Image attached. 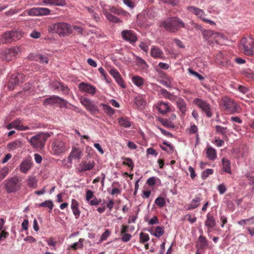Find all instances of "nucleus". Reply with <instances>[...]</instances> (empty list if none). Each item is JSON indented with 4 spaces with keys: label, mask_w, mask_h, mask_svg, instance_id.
Returning <instances> with one entry per match:
<instances>
[{
    "label": "nucleus",
    "mask_w": 254,
    "mask_h": 254,
    "mask_svg": "<svg viewBox=\"0 0 254 254\" xmlns=\"http://www.w3.org/2000/svg\"><path fill=\"white\" fill-rule=\"evenodd\" d=\"M3 184L7 192L14 193L21 189L22 181L20 177L14 176L5 180Z\"/></svg>",
    "instance_id": "1"
},
{
    "label": "nucleus",
    "mask_w": 254,
    "mask_h": 254,
    "mask_svg": "<svg viewBox=\"0 0 254 254\" xmlns=\"http://www.w3.org/2000/svg\"><path fill=\"white\" fill-rule=\"evenodd\" d=\"M156 16V13L153 9H148L137 16V23L138 26L146 27L152 24V21Z\"/></svg>",
    "instance_id": "2"
},
{
    "label": "nucleus",
    "mask_w": 254,
    "mask_h": 254,
    "mask_svg": "<svg viewBox=\"0 0 254 254\" xmlns=\"http://www.w3.org/2000/svg\"><path fill=\"white\" fill-rule=\"evenodd\" d=\"M48 31L52 33H57L60 36H64L70 34L72 32V29L68 24L59 22L50 25L48 27Z\"/></svg>",
    "instance_id": "3"
},
{
    "label": "nucleus",
    "mask_w": 254,
    "mask_h": 254,
    "mask_svg": "<svg viewBox=\"0 0 254 254\" xmlns=\"http://www.w3.org/2000/svg\"><path fill=\"white\" fill-rule=\"evenodd\" d=\"M162 26L167 30L171 32L177 31L180 28H186L183 21L177 17L168 18L164 21Z\"/></svg>",
    "instance_id": "4"
},
{
    "label": "nucleus",
    "mask_w": 254,
    "mask_h": 254,
    "mask_svg": "<svg viewBox=\"0 0 254 254\" xmlns=\"http://www.w3.org/2000/svg\"><path fill=\"white\" fill-rule=\"evenodd\" d=\"M220 106L222 109L231 114L238 113L241 111L240 106L233 99L227 96L222 98Z\"/></svg>",
    "instance_id": "5"
},
{
    "label": "nucleus",
    "mask_w": 254,
    "mask_h": 254,
    "mask_svg": "<svg viewBox=\"0 0 254 254\" xmlns=\"http://www.w3.org/2000/svg\"><path fill=\"white\" fill-rule=\"evenodd\" d=\"M50 136V135L48 133H40L32 136L29 142L34 148L42 149L44 147L45 142Z\"/></svg>",
    "instance_id": "6"
},
{
    "label": "nucleus",
    "mask_w": 254,
    "mask_h": 254,
    "mask_svg": "<svg viewBox=\"0 0 254 254\" xmlns=\"http://www.w3.org/2000/svg\"><path fill=\"white\" fill-rule=\"evenodd\" d=\"M241 45L243 47L244 53L248 56L254 55V39L243 38L241 40Z\"/></svg>",
    "instance_id": "7"
},
{
    "label": "nucleus",
    "mask_w": 254,
    "mask_h": 254,
    "mask_svg": "<svg viewBox=\"0 0 254 254\" xmlns=\"http://www.w3.org/2000/svg\"><path fill=\"white\" fill-rule=\"evenodd\" d=\"M22 36L21 31H9L2 35L1 41L3 43H11L20 39Z\"/></svg>",
    "instance_id": "8"
},
{
    "label": "nucleus",
    "mask_w": 254,
    "mask_h": 254,
    "mask_svg": "<svg viewBox=\"0 0 254 254\" xmlns=\"http://www.w3.org/2000/svg\"><path fill=\"white\" fill-rule=\"evenodd\" d=\"M193 103L200 109L203 113H205L207 117L210 118L212 117V109L209 103L200 98H195Z\"/></svg>",
    "instance_id": "9"
},
{
    "label": "nucleus",
    "mask_w": 254,
    "mask_h": 254,
    "mask_svg": "<svg viewBox=\"0 0 254 254\" xmlns=\"http://www.w3.org/2000/svg\"><path fill=\"white\" fill-rule=\"evenodd\" d=\"M67 148L65 143L60 139H56L51 144V152L55 155H60L64 153Z\"/></svg>",
    "instance_id": "10"
},
{
    "label": "nucleus",
    "mask_w": 254,
    "mask_h": 254,
    "mask_svg": "<svg viewBox=\"0 0 254 254\" xmlns=\"http://www.w3.org/2000/svg\"><path fill=\"white\" fill-rule=\"evenodd\" d=\"M81 104L85 107L86 109L92 115H95L99 113L98 107L89 99L81 97L79 99Z\"/></svg>",
    "instance_id": "11"
},
{
    "label": "nucleus",
    "mask_w": 254,
    "mask_h": 254,
    "mask_svg": "<svg viewBox=\"0 0 254 254\" xmlns=\"http://www.w3.org/2000/svg\"><path fill=\"white\" fill-rule=\"evenodd\" d=\"M20 52L19 47H14L6 49L4 51L3 55L1 56L2 60L6 61H10L16 58Z\"/></svg>",
    "instance_id": "12"
},
{
    "label": "nucleus",
    "mask_w": 254,
    "mask_h": 254,
    "mask_svg": "<svg viewBox=\"0 0 254 254\" xmlns=\"http://www.w3.org/2000/svg\"><path fill=\"white\" fill-rule=\"evenodd\" d=\"M24 79L23 74L19 73H13L7 84V87L9 90H13L15 85H19Z\"/></svg>",
    "instance_id": "13"
},
{
    "label": "nucleus",
    "mask_w": 254,
    "mask_h": 254,
    "mask_svg": "<svg viewBox=\"0 0 254 254\" xmlns=\"http://www.w3.org/2000/svg\"><path fill=\"white\" fill-rule=\"evenodd\" d=\"M95 163L93 161H82L77 168V172L78 173L90 171L93 168Z\"/></svg>",
    "instance_id": "14"
},
{
    "label": "nucleus",
    "mask_w": 254,
    "mask_h": 254,
    "mask_svg": "<svg viewBox=\"0 0 254 254\" xmlns=\"http://www.w3.org/2000/svg\"><path fill=\"white\" fill-rule=\"evenodd\" d=\"M59 104L63 106H66L67 102L64 99L58 96H51L49 98H46L44 101V105H47L49 104Z\"/></svg>",
    "instance_id": "15"
},
{
    "label": "nucleus",
    "mask_w": 254,
    "mask_h": 254,
    "mask_svg": "<svg viewBox=\"0 0 254 254\" xmlns=\"http://www.w3.org/2000/svg\"><path fill=\"white\" fill-rule=\"evenodd\" d=\"M6 128L7 129H10L14 128L18 130H26L30 129L29 127L24 126L21 121L19 119H16L13 122L9 123L6 125Z\"/></svg>",
    "instance_id": "16"
},
{
    "label": "nucleus",
    "mask_w": 254,
    "mask_h": 254,
    "mask_svg": "<svg viewBox=\"0 0 254 254\" xmlns=\"http://www.w3.org/2000/svg\"><path fill=\"white\" fill-rule=\"evenodd\" d=\"M78 88L81 91L87 93L92 96L95 94L97 90L95 86L83 82L79 84Z\"/></svg>",
    "instance_id": "17"
},
{
    "label": "nucleus",
    "mask_w": 254,
    "mask_h": 254,
    "mask_svg": "<svg viewBox=\"0 0 254 254\" xmlns=\"http://www.w3.org/2000/svg\"><path fill=\"white\" fill-rule=\"evenodd\" d=\"M121 34L123 39L130 43H135L137 40L135 33L131 30H125Z\"/></svg>",
    "instance_id": "18"
},
{
    "label": "nucleus",
    "mask_w": 254,
    "mask_h": 254,
    "mask_svg": "<svg viewBox=\"0 0 254 254\" xmlns=\"http://www.w3.org/2000/svg\"><path fill=\"white\" fill-rule=\"evenodd\" d=\"M83 155L82 150L79 148L73 147L72 150L68 157V161L69 163H71L72 160H79Z\"/></svg>",
    "instance_id": "19"
},
{
    "label": "nucleus",
    "mask_w": 254,
    "mask_h": 254,
    "mask_svg": "<svg viewBox=\"0 0 254 254\" xmlns=\"http://www.w3.org/2000/svg\"><path fill=\"white\" fill-rule=\"evenodd\" d=\"M51 88L54 90H59L63 93L67 94L69 92V89L64 83L55 80L51 83Z\"/></svg>",
    "instance_id": "20"
},
{
    "label": "nucleus",
    "mask_w": 254,
    "mask_h": 254,
    "mask_svg": "<svg viewBox=\"0 0 254 254\" xmlns=\"http://www.w3.org/2000/svg\"><path fill=\"white\" fill-rule=\"evenodd\" d=\"M150 56L153 58L160 59L164 60L165 59L163 52L158 47L153 46L150 50Z\"/></svg>",
    "instance_id": "21"
},
{
    "label": "nucleus",
    "mask_w": 254,
    "mask_h": 254,
    "mask_svg": "<svg viewBox=\"0 0 254 254\" xmlns=\"http://www.w3.org/2000/svg\"><path fill=\"white\" fill-rule=\"evenodd\" d=\"M205 226L207 227L208 232H211V229L214 227L216 225L215 218L212 214L208 213L206 215V219L204 222Z\"/></svg>",
    "instance_id": "22"
},
{
    "label": "nucleus",
    "mask_w": 254,
    "mask_h": 254,
    "mask_svg": "<svg viewBox=\"0 0 254 254\" xmlns=\"http://www.w3.org/2000/svg\"><path fill=\"white\" fill-rule=\"evenodd\" d=\"M32 162L29 159L22 161L19 165V170L23 173H27L32 167Z\"/></svg>",
    "instance_id": "23"
},
{
    "label": "nucleus",
    "mask_w": 254,
    "mask_h": 254,
    "mask_svg": "<svg viewBox=\"0 0 254 254\" xmlns=\"http://www.w3.org/2000/svg\"><path fill=\"white\" fill-rule=\"evenodd\" d=\"M176 102L178 108L183 115H185L187 111V104L185 100L177 96V99L175 100Z\"/></svg>",
    "instance_id": "24"
},
{
    "label": "nucleus",
    "mask_w": 254,
    "mask_h": 254,
    "mask_svg": "<svg viewBox=\"0 0 254 254\" xmlns=\"http://www.w3.org/2000/svg\"><path fill=\"white\" fill-rule=\"evenodd\" d=\"M208 246V241L206 238L202 235L198 237L196 244L197 251L200 252V250H203Z\"/></svg>",
    "instance_id": "25"
},
{
    "label": "nucleus",
    "mask_w": 254,
    "mask_h": 254,
    "mask_svg": "<svg viewBox=\"0 0 254 254\" xmlns=\"http://www.w3.org/2000/svg\"><path fill=\"white\" fill-rule=\"evenodd\" d=\"M187 9L189 11L194 13L195 15H196L202 20H203L204 18L205 13L204 11L197 7L193 6H188Z\"/></svg>",
    "instance_id": "26"
},
{
    "label": "nucleus",
    "mask_w": 254,
    "mask_h": 254,
    "mask_svg": "<svg viewBox=\"0 0 254 254\" xmlns=\"http://www.w3.org/2000/svg\"><path fill=\"white\" fill-rule=\"evenodd\" d=\"M71 208L75 217L78 218L80 214V211L79 209V203L75 199H72L71 200Z\"/></svg>",
    "instance_id": "27"
},
{
    "label": "nucleus",
    "mask_w": 254,
    "mask_h": 254,
    "mask_svg": "<svg viewBox=\"0 0 254 254\" xmlns=\"http://www.w3.org/2000/svg\"><path fill=\"white\" fill-rule=\"evenodd\" d=\"M22 142L19 139L15 140L7 144V149L9 151H13L21 147Z\"/></svg>",
    "instance_id": "28"
},
{
    "label": "nucleus",
    "mask_w": 254,
    "mask_h": 254,
    "mask_svg": "<svg viewBox=\"0 0 254 254\" xmlns=\"http://www.w3.org/2000/svg\"><path fill=\"white\" fill-rule=\"evenodd\" d=\"M157 108L160 113L165 114L170 111V108L168 103L160 102L157 105Z\"/></svg>",
    "instance_id": "29"
},
{
    "label": "nucleus",
    "mask_w": 254,
    "mask_h": 254,
    "mask_svg": "<svg viewBox=\"0 0 254 254\" xmlns=\"http://www.w3.org/2000/svg\"><path fill=\"white\" fill-rule=\"evenodd\" d=\"M159 92L163 97L170 100L172 102L175 101L176 99H177L176 95L171 94L165 89L161 88Z\"/></svg>",
    "instance_id": "30"
},
{
    "label": "nucleus",
    "mask_w": 254,
    "mask_h": 254,
    "mask_svg": "<svg viewBox=\"0 0 254 254\" xmlns=\"http://www.w3.org/2000/svg\"><path fill=\"white\" fill-rule=\"evenodd\" d=\"M11 170L12 168L8 165L0 168V182L8 175Z\"/></svg>",
    "instance_id": "31"
},
{
    "label": "nucleus",
    "mask_w": 254,
    "mask_h": 254,
    "mask_svg": "<svg viewBox=\"0 0 254 254\" xmlns=\"http://www.w3.org/2000/svg\"><path fill=\"white\" fill-rule=\"evenodd\" d=\"M103 13L105 15L106 18L111 22L116 23H120L121 22V20L119 18L113 15L107 10H104L103 11Z\"/></svg>",
    "instance_id": "32"
},
{
    "label": "nucleus",
    "mask_w": 254,
    "mask_h": 254,
    "mask_svg": "<svg viewBox=\"0 0 254 254\" xmlns=\"http://www.w3.org/2000/svg\"><path fill=\"white\" fill-rule=\"evenodd\" d=\"M206 154L207 158L211 160H214L217 157L216 150L211 146L207 147Z\"/></svg>",
    "instance_id": "33"
},
{
    "label": "nucleus",
    "mask_w": 254,
    "mask_h": 254,
    "mask_svg": "<svg viewBox=\"0 0 254 254\" xmlns=\"http://www.w3.org/2000/svg\"><path fill=\"white\" fill-rule=\"evenodd\" d=\"M200 201V197L198 196H196L195 198L192 200L190 203L189 204L187 209L191 210L198 207V206L199 205Z\"/></svg>",
    "instance_id": "34"
},
{
    "label": "nucleus",
    "mask_w": 254,
    "mask_h": 254,
    "mask_svg": "<svg viewBox=\"0 0 254 254\" xmlns=\"http://www.w3.org/2000/svg\"><path fill=\"white\" fill-rule=\"evenodd\" d=\"M132 82L137 87H141L144 83V79L138 75L133 76L131 78Z\"/></svg>",
    "instance_id": "35"
},
{
    "label": "nucleus",
    "mask_w": 254,
    "mask_h": 254,
    "mask_svg": "<svg viewBox=\"0 0 254 254\" xmlns=\"http://www.w3.org/2000/svg\"><path fill=\"white\" fill-rule=\"evenodd\" d=\"M43 3L46 4L63 6L65 4L64 0H43Z\"/></svg>",
    "instance_id": "36"
},
{
    "label": "nucleus",
    "mask_w": 254,
    "mask_h": 254,
    "mask_svg": "<svg viewBox=\"0 0 254 254\" xmlns=\"http://www.w3.org/2000/svg\"><path fill=\"white\" fill-rule=\"evenodd\" d=\"M222 163L223 171L229 174H231V164L230 161L228 159L224 158L222 159Z\"/></svg>",
    "instance_id": "37"
},
{
    "label": "nucleus",
    "mask_w": 254,
    "mask_h": 254,
    "mask_svg": "<svg viewBox=\"0 0 254 254\" xmlns=\"http://www.w3.org/2000/svg\"><path fill=\"white\" fill-rule=\"evenodd\" d=\"M101 106L103 107V109L105 113L109 116H112L115 113L114 109H113L110 106L102 103Z\"/></svg>",
    "instance_id": "38"
},
{
    "label": "nucleus",
    "mask_w": 254,
    "mask_h": 254,
    "mask_svg": "<svg viewBox=\"0 0 254 254\" xmlns=\"http://www.w3.org/2000/svg\"><path fill=\"white\" fill-rule=\"evenodd\" d=\"M27 184L28 187L35 189L37 185V180L35 177H29L27 179Z\"/></svg>",
    "instance_id": "39"
},
{
    "label": "nucleus",
    "mask_w": 254,
    "mask_h": 254,
    "mask_svg": "<svg viewBox=\"0 0 254 254\" xmlns=\"http://www.w3.org/2000/svg\"><path fill=\"white\" fill-rule=\"evenodd\" d=\"M160 122L164 126L169 128H174L175 125L169 119H161Z\"/></svg>",
    "instance_id": "40"
},
{
    "label": "nucleus",
    "mask_w": 254,
    "mask_h": 254,
    "mask_svg": "<svg viewBox=\"0 0 254 254\" xmlns=\"http://www.w3.org/2000/svg\"><path fill=\"white\" fill-rule=\"evenodd\" d=\"M216 59L219 61L220 63L224 65L225 63L228 62V59L224 55V53L221 52H219L216 55Z\"/></svg>",
    "instance_id": "41"
},
{
    "label": "nucleus",
    "mask_w": 254,
    "mask_h": 254,
    "mask_svg": "<svg viewBox=\"0 0 254 254\" xmlns=\"http://www.w3.org/2000/svg\"><path fill=\"white\" fill-rule=\"evenodd\" d=\"M119 123L120 126L125 127H130V122L128 121L127 118H121L119 119Z\"/></svg>",
    "instance_id": "42"
},
{
    "label": "nucleus",
    "mask_w": 254,
    "mask_h": 254,
    "mask_svg": "<svg viewBox=\"0 0 254 254\" xmlns=\"http://www.w3.org/2000/svg\"><path fill=\"white\" fill-rule=\"evenodd\" d=\"M38 205L40 207H48L49 208L50 211L53 209L54 206L52 201L50 200H46L41 203H39Z\"/></svg>",
    "instance_id": "43"
},
{
    "label": "nucleus",
    "mask_w": 254,
    "mask_h": 254,
    "mask_svg": "<svg viewBox=\"0 0 254 254\" xmlns=\"http://www.w3.org/2000/svg\"><path fill=\"white\" fill-rule=\"evenodd\" d=\"M123 164L128 166L130 168V170L132 171L134 166L132 160L129 158H123Z\"/></svg>",
    "instance_id": "44"
},
{
    "label": "nucleus",
    "mask_w": 254,
    "mask_h": 254,
    "mask_svg": "<svg viewBox=\"0 0 254 254\" xmlns=\"http://www.w3.org/2000/svg\"><path fill=\"white\" fill-rule=\"evenodd\" d=\"M111 13H113L117 15H124L126 13L125 11L122 9L117 8L116 7L112 6L109 9V10Z\"/></svg>",
    "instance_id": "45"
},
{
    "label": "nucleus",
    "mask_w": 254,
    "mask_h": 254,
    "mask_svg": "<svg viewBox=\"0 0 254 254\" xmlns=\"http://www.w3.org/2000/svg\"><path fill=\"white\" fill-rule=\"evenodd\" d=\"M50 10L45 7H38V16L48 15L50 13Z\"/></svg>",
    "instance_id": "46"
},
{
    "label": "nucleus",
    "mask_w": 254,
    "mask_h": 254,
    "mask_svg": "<svg viewBox=\"0 0 254 254\" xmlns=\"http://www.w3.org/2000/svg\"><path fill=\"white\" fill-rule=\"evenodd\" d=\"M155 203L157 206L161 208L164 207L166 204V201L163 197H158L155 200Z\"/></svg>",
    "instance_id": "47"
},
{
    "label": "nucleus",
    "mask_w": 254,
    "mask_h": 254,
    "mask_svg": "<svg viewBox=\"0 0 254 254\" xmlns=\"http://www.w3.org/2000/svg\"><path fill=\"white\" fill-rule=\"evenodd\" d=\"M136 64L141 66L142 68L145 69L147 67L146 62L140 57H137L136 58Z\"/></svg>",
    "instance_id": "48"
},
{
    "label": "nucleus",
    "mask_w": 254,
    "mask_h": 254,
    "mask_svg": "<svg viewBox=\"0 0 254 254\" xmlns=\"http://www.w3.org/2000/svg\"><path fill=\"white\" fill-rule=\"evenodd\" d=\"M83 239L80 238L78 242H75L70 246V248L74 250H76L78 248H82L83 247Z\"/></svg>",
    "instance_id": "49"
},
{
    "label": "nucleus",
    "mask_w": 254,
    "mask_h": 254,
    "mask_svg": "<svg viewBox=\"0 0 254 254\" xmlns=\"http://www.w3.org/2000/svg\"><path fill=\"white\" fill-rule=\"evenodd\" d=\"M217 132L221 134L224 136H226L227 128L220 126H216L215 127Z\"/></svg>",
    "instance_id": "50"
},
{
    "label": "nucleus",
    "mask_w": 254,
    "mask_h": 254,
    "mask_svg": "<svg viewBox=\"0 0 254 254\" xmlns=\"http://www.w3.org/2000/svg\"><path fill=\"white\" fill-rule=\"evenodd\" d=\"M164 231L163 229L160 226H157L155 228V231L154 233V235L155 237L159 238V237H160L161 236H162L164 234Z\"/></svg>",
    "instance_id": "51"
},
{
    "label": "nucleus",
    "mask_w": 254,
    "mask_h": 254,
    "mask_svg": "<svg viewBox=\"0 0 254 254\" xmlns=\"http://www.w3.org/2000/svg\"><path fill=\"white\" fill-rule=\"evenodd\" d=\"M253 218H250L246 219H242L238 222V223L240 225H244L246 224H254V220H253Z\"/></svg>",
    "instance_id": "52"
},
{
    "label": "nucleus",
    "mask_w": 254,
    "mask_h": 254,
    "mask_svg": "<svg viewBox=\"0 0 254 254\" xmlns=\"http://www.w3.org/2000/svg\"><path fill=\"white\" fill-rule=\"evenodd\" d=\"M139 240L141 243H144L149 240V236L147 234L141 232L139 234Z\"/></svg>",
    "instance_id": "53"
},
{
    "label": "nucleus",
    "mask_w": 254,
    "mask_h": 254,
    "mask_svg": "<svg viewBox=\"0 0 254 254\" xmlns=\"http://www.w3.org/2000/svg\"><path fill=\"white\" fill-rule=\"evenodd\" d=\"M213 170L211 169H207L203 171L201 174V178L202 179H206L209 175L212 174Z\"/></svg>",
    "instance_id": "54"
},
{
    "label": "nucleus",
    "mask_w": 254,
    "mask_h": 254,
    "mask_svg": "<svg viewBox=\"0 0 254 254\" xmlns=\"http://www.w3.org/2000/svg\"><path fill=\"white\" fill-rule=\"evenodd\" d=\"M28 14L30 16H38V7H33L28 10Z\"/></svg>",
    "instance_id": "55"
},
{
    "label": "nucleus",
    "mask_w": 254,
    "mask_h": 254,
    "mask_svg": "<svg viewBox=\"0 0 254 254\" xmlns=\"http://www.w3.org/2000/svg\"><path fill=\"white\" fill-rule=\"evenodd\" d=\"M110 231L108 229H106L105 231L102 234L99 240V243H101L102 241L106 240L107 238L110 236Z\"/></svg>",
    "instance_id": "56"
},
{
    "label": "nucleus",
    "mask_w": 254,
    "mask_h": 254,
    "mask_svg": "<svg viewBox=\"0 0 254 254\" xmlns=\"http://www.w3.org/2000/svg\"><path fill=\"white\" fill-rule=\"evenodd\" d=\"M150 43H144L143 42H141L139 45V47L140 48V49L143 50L144 52L147 53L149 50V45Z\"/></svg>",
    "instance_id": "57"
},
{
    "label": "nucleus",
    "mask_w": 254,
    "mask_h": 254,
    "mask_svg": "<svg viewBox=\"0 0 254 254\" xmlns=\"http://www.w3.org/2000/svg\"><path fill=\"white\" fill-rule=\"evenodd\" d=\"M109 72L115 79L117 78V77L121 75L118 70L115 68L110 69Z\"/></svg>",
    "instance_id": "58"
},
{
    "label": "nucleus",
    "mask_w": 254,
    "mask_h": 254,
    "mask_svg": "<svg viewBox=\"0 0 254 254\" xmlns=\"http://www.w3.org/2000/svg\"><path fill=\"white\" fill-rule=\"evenodd\" d=\"M244 75L248 78L254 79V71L251 70H247L244 72Z\"/></svg>",
    "instance_id": "59"
},
{
    "label": "nucleus",
    "mask_w": 254,
    "mask_h": 254,
    "mask_svg": "<svg viewBox=\"0 0 254 254\" xmlns=\"http://www.w3.org/2000/svg\"><path fill=\"white\" fill-rule=\"evenodd\" d=\"M87 11L91 14V16L94 18V19L96 21H98L99 19V17L98 15L95 13V12L90 8L86 7Z\"/></svg>",
    "instance_id": "60"
},
{
    "label": "nucleus",
    "mask_w": 254,
    "mask_h": 254,
    "mask_svg": "<svg viewBox=\"0 0 254 254\" xmlns=\"http://www.w3.org/2000/svg\"><path fill=\"white\" fill-rule=\"evenodd\" d=\"M118 84L121 86L122 88H125L126 86L124 83V80L120 75L119 76L115 79Z\"/></svg>",
    "instance_id": "61"
},
{
    "label": "nucleus",
    "mask_w": 254,
    "mask_h": 254,
    "mask_svg": "<svg viewBox=\"0 0 254 254\" xmlns=\"http://www.w3.org/2000/svg\"><path fill=\"white\" fill-rule=\"evenodd\" d=\"M189 71L190 74L194 75L195 76L197 77L199 80H203L204 79V77H203V76H202L201 74H199L198 72H197L191 69H189Z\"/></svg>",
    "instance_id": "62"
},
{
    "label": "nucleus",
    "mask_w": 254,
    "mask_h": 254,
    "mask_svg": "<svg viewBox=\"0 0 254 254\" xmlns=\"http://www.w3.org/2000/svg\"><path fill=\"white\" fill-rule=\"evenodd\" d=\"M121 235L123 236L122 238V240L123 242H127L129 241L131 238V235L128 233H125Z\"/></svg>",
    "instance_id": "63"
},
{
    "label": "nucleus",
    "mask_w": 254,
    "mask_h": 254,
    "mask_svg": "<svg viewBox=\"0 0 254 254\" xmlns=\"http://www.w3.org/2000/svg\"><path fill=\"white\" fill-rule=\"evenodd\" d=\"M93 197V192L92 190H88L86 193V199L89 201Z\"/></svg>",
    "instance_id": "64"
}]
</instances>
